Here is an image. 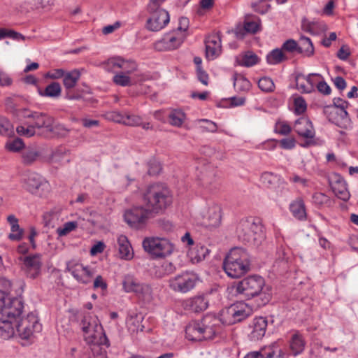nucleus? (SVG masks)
<instances>
[{"instance_id":"4be33fe9","label":"nucleus","mask_w":358,"mask_h":358,"mask_svg":"<svg viewBox=\"0 0 358 358\" xmlns=\"http://www.w3.org/2000/svg\"><path fill=\"white\" fill-rule=\"evenodd\" d=\"M206 56L208 59H213L221 52V38L218 34L208 36L205 40Z\"/></svg>"},{"instance_id":"1a4fd4ad","label":"nucleus","mask_w":358,"mask_h":358,"mask_svg":"<svg viewBox=\"0 0 358 358\" xmlns=\"http://www.w3.org/2000/svg\"><path fill=\"white\" fill-rule=\"evenodd\" d=\"M142 246L152 259L164 258L171 255L173 250V245L167 239L158 237L145 238Z\"/></svg>"},{"instance_id":"603ef678","label":"nucleus","mask_w":358,"mask_h":358,"mask_svg":"<svg viewBox=\"0 0 358 358\" xmlns=\"http://www.w3.org/2000/svg\"><path fill=\"white\" fill-rule=\"evenodd\" d=\"M169 118L171 125L180 127L183 123L185 114L180 110H174L169 114Z\"/></svg>"},{"instance_id":"f3484780","label":"nucleus","mask_w":358,"mask_h":358,"mask_svg":"<svg viewBox=\"0 0 358 358\" xmlns=\"http://www.w3.org/2000/svg\"><path fill=\"white\" fill-rule=\"evenodd\" d=\"M20 114L24 118L32 120L31 124L35 129L44 128L48 131V130H51L52 124L55 122V119L45 113L23 108L20 110Z\"/></svg>"},{"instance_id":"a878e982","label":"nucleus","mask_w":358,"mask_h":358,"mask_svg":"<svg viewBox=\"0 0 358 358\" xmlns=\"http://www.w3.org/2000/svg\"><path fill=\"white\" fill-rule=\"evenodd\" d=\"M264 358H289V354L282 347L279 342H273L261 348Z\"/></svg>"},{"instance_id":"7c9ffc66","label":"nucleus","mask_w":358,"mask_h":358,"mask_svg":"<svg viewBox=\"0 0 358 358\" xmlns=\"http://www.w3.org/2000/svg\"><path fill=\"white\" fill-rule=\"evenodd\" d=\"M117 243L121 258L127 260L132 259L133 252L131 251V246L127 236L120 235L117 238Z\"/></svg>"},{"instance_id":"79ce46f5","label":"nucleus","mask_w":358,"mask_h":358,"mask_svg":"<svg viewBox=\"0 0 358 358\" xmlns=\"http://www.w3.org/2000/svg\"><path fill=\"white\" fill-rule=\"evenodd\" d=\"M92 346V358H106V352L103 350L102 346L108 348L110 346L109 340L106 343H90Z\"/></svg>"},{"instance_id":"f8f14e48","label":"nucleus","mask_w":358,"mask_h":358,"mask_svg":"<svg viewBox=\"0 0 358 358\" xmlns=\"http://www.w3.org/2000/svg\"><path fill=\"white\" fill-rule=\"evenodd\" d=\"M201 185L209 191H213L220 187L219 171L211 163L205 164L199 169L198 176Z\"/></svg>"},{"instance_id":"5fc2aeb1","label":"nucleus","mask_w":358,"mask_h":358,"mask_svg":"<svg viewBox=\"0 0 358 358\" xmlns=\"http://www.w3.org/2000/svg\"><path fill=\"white\" fill-rule=\"evenodd\" d=\"M280 48L285 53H294V52H298V43L294 39H288L282 43Z\"/></svg>"},{"instance_id":"c03bdc74","label":"nucleus","mask_w":358,"mask_h":358,"mask_svg":"<svg viewBox=\"0 0 358 358\" xmlns=\"http://www.w3.org/2000/svg\"><path fill=\"white\" fill-rule=\"evenodd\" d=\"M176 270L175 265L169 262H163L160 266L158 267L157 273L158 276L162 278L174 273Z\"/></svg>"},{"instance_id":"4468645a","label":"nucleus","mask_w":358,"mask_h":358,"mask_svg":"<svg viewBox=\"0 0 358 358\" xmlns=\"http://www.w3.org/2000/svg\"><path fill=\"white\" fill-rule=\"evenodd\" d=\"M196 281L197 278L195 274L189 272H183L170 278L169 285L175 292L187 293L194 289Z\"/></svg>"},{"instance_id":"2eb2a0df","label":"nucleus","mask_w":358,"mask_h":358,"mask_svg":"<svg viewBox=\"0 0 358 358\" xmlns=\"http://www.w3.org/2000/svg\"><path fill=\"white\" fill-rule=\"evenodd\" d=\"M185 34L178 31L166 33L159 41L154 43V48L157 51H170L178 48L183 43Z\"/></svg>"},{"instance_id":"9b49d317","label":"nucleus","mask_w":358,"mask_h":358,"mask_svg":"<svg viewBox=\"0 0 358 358\" xmlns=\"http://www.w3.org/2000/svg\"><path fill=\"white\" fill-rule=\"evenodd\" d=\"M252 313V310L250 306L245 303L238 302L226 308L222 316L225 323L232 324L245 320Z\"/></svg>"},{"instance_id":"0e129e2a","label":"nucleus","mask_w":358,"mask_h":358,"mask_svg":"<svg viewBox=\"0 0 358 358\" xmlns=\"http://www.w3.org/2000/svg\"><path fill=\"white\" fill-rule=\"evenodd\" d=\"M108 287V284L106 281L103 278V277L100 275L96 276L94 282H93V289H100L102 291H106Z\"/></svg>"},{"instance_id":"423d86ee","label":"nucleus","mask_w":358,"mask_h":358,"mask_svg":"<svg viewBox=\"0 0 358 358\" xmlns=\"http://www.w3.org/2000/svg\"><path fill=\"white\" fill-rule=\"evenodd\" d=\"M236 233L240 241L251 246H259L265 238L263 225L252 217L241 220Z\"/></svg>"},{"instance_id":"f257e3e1","label":"nucleus","mask_w":358,"mask_h":358,"mask_svg":"<svg viewBox=\"0 0 358 358\" xmlns=\"http://www.w3.org/2000/svg\"><path fill=\"white\" fill-rule=\"evenodd\" d=\"M23 308L20 298H5L0 292V337L8 339L14 335L13 322L20 317Z\"/></svg>"},{"instance_id":"864d4df0","label":"nucleus","mask_w":358,"mask_h":358,"mask_svg":"<svg viewBox=\"0 0 358 358\" xmlns=\"http://www.w3.org/2000/svg\"><path fill=\"white\" fill-rule=\"evenodd\" d=\"M13 133V125L6 117L0 116V135L10 136Z\"/></svg>"},{"instance_id":"412c9836","label":"nucleus","mask_w":358,"mask_h":358,"mask_svg":"<svg viewBox=\"0 0 358 358\" xmlns=\"http://www.w3.org/2000/svg\"><path fill=\"white\" fill-rule=\"evenodd\" d=\"M24 268L30 278H36L40 274L41 261L40 255H29L23 259Z\"/></svg>"},{"instance_id":"37998d69","label":"nucleus","mask_w":358,"mask_h":358,"mask_svg":"<svg viewBox=\"0 0 358 358\" xmlns=\"http://www.w3.org/2000/svg\"><path fill=\"white\" fill-rule=\"evenodd\" d=\"M113 81L117 85L127 87L133 85L131 78L124 72L116 73L113 78Z\"/></svg>"},{"instance_id":"c85d7f7f","label":"nucleus","mask_w":358,"mask_h":358,"mask_svg":"<svg viewBox=\"0 0 358 358\" xmlns=\"http://www.w3.org/2000/svg\"><path fill=\"white\" fill-rule=\"evenodd\" d=\"M306 341L303 336L296 331L289 341V349L294 356H297L303 352L305 349Z\"/></svg>"},{"instance_id":"6e6d98bb","label":"nucleus","mask_w":358,"mask_h":358,"mask_svg":"<svg viewBox=\"0 0 358 358\" xmlns=\"http://www.w3.org/2000/svg\"><path fill=\"white\" fill-rule=\"evenodd\" d=\"M51 130H48V132L52 133L55 135L60 137L66 136L70 130L67 129L64 125L61 124H52Z\"/></svg>"},{"instance_id":"4d7b16f0","label":"nucleus","mask_w":358,"mask_h":358,"mask_svg":"<svg viewBox=\"0 0 358 358\" xmlns=\"http://www.w3.org/2000/svg\"><path fill=\"white\" fill-rule=\"evenodd\" d=\"M294 113L297 115L303 114L307 108L306 103L304 99L301 96H298L294 99Z\"/></svg>"},{"instance_id":"bb28decb","label":"nucleus","mask_w":358,"mask_h":358,"mask_svg":"<svg viewBox=\"0 0 358 358\" xmlns=\"http://www.w3.org/2000/svg\"><path fill=\"white\" fill-rule=\"evenodd\" d=\"M301 29L303 31L310 33L313 35H319L325 32L327 29V25L321 20H309L306 17L301 20Z\"/></svg>"},{"instance_id":"09e8293b","label":"nucleus","mask_w":358,"mask_h":358,"mask_svg":"<svg viewBox=\"0 0 358 358\" xmlns=\"http://www.w3.org/2000/svg\"><path fill=\"white\" fill-rule=\"evenodd\" d=\"M258 87L265 92H271L275 89V85L273 80L268 77H263L259 80Z\"/></svg>"},{"instance_id":"f03ea898","label":"nucleus","mask_w":358,"mask_h":358,"mask_svg":"<svg viewBox=\"0 0 358 358\" xmlns=\"http://www.w3.org/2000/svg\"><path fill=\"white\" fill-rule=\"evenodd\" d=\"M142 203L153 217L162 214L173 202V194L164 184L157 182L149 185L142 193Z\"/></svg>"},{"instance_id":"e433bc0d","label":"nucleus","mask_w":358,"mask_h":358,"mask_svg":"<svg viewBox=\"0 0 358 358\" xmlns=\"http://www.w3.org/2000/svg\"><path fill=\"white\" fill-rule=\"evenodd\" d=\"M234 86L238 92H247L251 87V83L243 75L235 73L234 75Z\"/></svg>"},{"instance_id":"39448f33","label":"nucleus","mask_w":358,"mask_h":358,"mask_svg":"<svg viewBox=\"0 0 358 358\" xmlns=\"http://www.w3.org/2000/svg\"><path fill=\"white\" fill-rule=\"evenodd\" d=\"M223 268L228 276L238 278L250 269V261L247 252L239 248L231 249L224 259Z\"/></svg>"},{"instance_id":"774afa93","label":"nucleus","mask_w":358,"mask_h":358,"mask_svg":"<svg viewBox=\"0 0 358 358\" xmlns=\"http://www.w3.org/2000/svg\"><path fill=\"white\" fill-rule=\"evenodd\" d=\"M11 233L8 235V238L12 241H20L22 238L23 229L17 225V228H10Z\"/></svg>"},{"instance_id":"a18cd8bd","label":"nucleus","mask_w":358,"mask_h":358,"mask_svg":"<svg viewBox=\"0 0 358 358\" xmlns=\"http://www.w3.org/2000/svg\"><path fill=\"white\" fill-rule=\"evenodd\" d=\"M5 148L8 151L17 152L22 148L24 149V143L20 138H15L12 141H8L5 145Z\"/></svg>"},{"instance_id":"2f4dec72","label":"nucleus","mask_w":358,"mask_h":358,"mask_svg":"<svg viewBox=\"0 0 358 358\" xmlns=\"http://www.w3.org/2000/svg\"><path fill=\"white\" fill-rule=\"evenodd\" d=\"M236 61L239 66L251 67L259 62V58L255 53L248 51L237 57Z\"/></svg>"},{"instance_id":"49530a36","label":"nucleus","mask_w":358,"mask_h":358,"mask_svg":"<svg viewBox=\"0 0 358 358\" xmlns=\"http://www.w3.org/2000/svg\"><path fill=\"white\" fill-rule=\"evenodd\" d=\"M78 227V222L76 221L67 222L62 227H58L56 230L59 236H66Z\"/></svg>"},{"instance_id":"b1692460","label":"nucleus","mask_w":358,"mask_h":358,"mask_svg":"<svg viewBox=\"0 0 358 358\" xmlns=\"http://www.w3.org/2000/svg\"><path fill=\"white\" fill-rule=\"evenodd\" d=\"M221 224V210L217 206L210 207L202 224L209 230L217 228Z\"/></svg>"},{"instance_id":"e2e57ef3","label":"nucleus","mask_w":358,"mask_h":358,"mask_svg":"<svg viewBox=\"0 0 358 358\" xmlns=\"http://www.w3.org/2000/svg\"><path fill=\"white\" fill-rule=\"evenodd\" d=\"M260 22L257 19V21H249L246 20L244 24V29L247 32L255 34L259 29Z\"/></svg>"},{"instance_id":"de8ad7c7","label":"nucleus","mask_w":358,"mask_h":358,"mask_svg":"<svg viewBox=\"0 0 358 358\" xmlns=\"http://www.w3.org/2000/svg\"><path fill=\"white\" fill-rule=\"evenodd\" d=\"M123 124L129 127H138L141 124V117L138 115L124 112Z\"/></svg>"},{"instance_id":"6e6552de","label":"nucleus","mask_w":358,"mask_h":358,"mask_svg":"<svg viewBox=\"0 0 358 358\" xmlns=\"http://www.w3.org/2000/svg\"><path fill=\"white\" fill-rule=\"evenodd\" d=\"M81 329L88 343H106L108 338L103 327L97 318L90 315L83 317L80 322Z\"/></svg>"},{"instance_id":"680f3d73","label":"nucleus","mask_w":358,"mask_h":358,"mask_svg":"<svg viewBox=\"0 0 358 358\" xmlns=\"http://www.w3.org/2000/svg\"><path fill=\"white\" fill-rule=\"evenodd\" d=\"M120 69L124 71L126 74L131 73L137 69V64L134 61H127L122 59Z\"/></svg>"},{"instance_id":"473e14b6","label":"nucleus","mask_w":358,"mask_h":358,"mask_svg":"<svg viewBox=\"0 0 358 358\" xmlns=\"http://www.w3.org/2000/svg\"><path fill=\"white\" fill-rule=\"evenodd\" d=\"M298 53L304 57H312L315 53V48L310 38L302 36L298 43Z\"/></svg>"},{"instance_id":"69168bd1","label":"nucleus","mask_w":358,"mask_h":358,"mask_svg":"<svg viewBox=\"0 0 358 358\" xmlns=\"http://www.w3.org/2000/svg\"><path fill=\"white\" fill-rule=\"evenodd\" d=\"M11 288V282L5 278H0V292L5 294V298L8 297V293Z\"/></svg>"},{"instance_id":"052dcab7","label":"nucleus","mask_w":358,"mask_h":358,"mask_svg":"<svg viewBox=\"0 0 358 358\" xmlns=\"http://www.w3.org/2000/svg\"><path fill=\"white\" fill-rule=\"evenodd\" d=\"M292 131L290 126L285 122L278 121L275 125V131L281 135H287Z\"/></svg>"},{"instance_id":"0eeeda50","label":"nucleus","mask_w":358,"mask_h":358,"mask_svg":"<svg viewBox=\"0 0 358 358\" xmlns=\"http://www.w3.org/2000/svg\"><path fill=\"white\" fill-rule=\"evenodd\" d=\"M22 187L30 194L46 197L51 192V186L48 180L36 172H28L21 179Z\"/></svg>"},{"instance_id":"7ed1b4c3","label":"nucleus","mask_w":358,"mask_h":358,"mask_svg":"<svg viewBox=\"0 0 358 358\" xmlns=\"http://www.w3.org/2000/svg\"><path fill=\"white\" fill-rule=\"evenodd\" d=\"M222 320L212 315H205L200 321L190 322L185 329L186 338L190 341L211 340L221 333Z\"/></svg>"},{"instance_id":"72a5a7b5","label":"nucleus","mask_w":358,"mask_h":358,"mask_svg":"<svg viewBox=\"0 0 358 358\" xmlns=\"http://www.w3.org/2000/svg\"><path fill=\"white\" fill-rule=\"evenodd\" d=\"M209 250L204 245L197 244L189 249L188 255L194 262H199L203 260L208 255Z\"/></svg>"},{"instance_id":"a211bd4d","label":"nucleus","mask_w":358,"mask_h":358,"mask_svg":"<svg viewBox=\"0 0 358 358\" xmlns=\"http://www.w3.org/2000/svg\"><path fill=\"white\" fill-rule=\"evenodd\" d=\"M66 271L71 273L73 278L83 285L91 282L95 271L91 267L85 266L82 264L69 262L66 265Z\"/></svg>"},{"instance_id":"8fccbe9b","label":"nucleus","mask_w":358,"mask_h":358,"mask_svg":"<svg viewBox=\"0 0 358 358\" xmlns=\"http://www.w3.org/2000/svg\"><path fill=\"white\" fill-rule=\"evenodd\" d=\"M341 110L342 107L339 108L335 106H327L324 108V113L329 121L333 123L336 120L335 119L340 115Z\"/></svg>"},{"instance_id":"338daca9","label":"nucleus","mask_w":358,"mask_h":358,"mask_svg":"<svg viewBox=\"0 0 358 358\" xmlns=\"http://www.w3.org/2000/svg\"><path fill=\"white\" fill-rule=\"evenodd\" d=\"M124 112L112 111L107 114V118L113 122L123 124Z\"/></svg>"},{"instance_id":"bf43d9fd","label":"nucleus","mask_w":358,"mask_h":358,"mask_svg":"<svg viewBox=\"0 0 358 358\" xmlns=\"http://www.w3.org/2000/svg\"><path fill=\"white\" fill-rule=\"evenodd\" d=\"M313 202L318 206H322L330 202L329 198L324 194L316 192L313 195Z\"/></svg>"},{"instance_id":"58836bf2","label":"nucleus","mask_w":358,"mask_h":358,"mask_svg":"<svg viewBox=\"0 0 358 358\" xmlns=\"http://www.w3.org/2000/svg\"><path fill=\"white\" fill-rule=\"evenodd\" d=\"M80 74L79 71L74 70L66 73L64 76L63 84L66 88V91L71 90L74 88L77 82L80 79Z\"/></svg>"},{"instance_id":"9d476101","label":"nucleus","mask_w":358,"mask_h":358,"mask_svg":"<svg viewBox=\"0 0 358 358\" xmlns=\"http://www.w3.org/2000/svg\"><path fill=\"white\" fill-rule=\"evenodd\" d=\"M151 217L153 216L143 204L134 206L127 210L124 214V221L131 228L136 229L142 228Z\"/></svg>"},{"instance_id":"a19ab883","label":"nucleus","mask_w":358,"mask_h":358,"mask_svg":"<svg viewBox=\"0 0 358 358\" xmlns=\"http://www.w3.org/2000/svg\"><path fill=\"white\" fill-rule=\"evenodd\" d=\"M305 76L299 73L295 76L296 86L298 90L303 93H310L313 91V85L305 83Z\"/></svg>"},{"instance_id":"cd10ccee","label":"nucleus","mask_w":358,"mask_h":358,"mask_svg":"<svg viewBox=\"0 0 358 358\" xmlns=\"http://www.w3.org/2000/svg\"><path fill=\"white\" fill-rule=\"evenodd\" d=\"M289 210L292 215L300 221L306 220L307 213L306 206L302 198L298 197L289 204Z\"/></svg>"},{"instance_id":"393cba45","label":"nucleus","mask_w":358,"mask_h":358,"mask_svg":"<svg viewBox=\"0 0 358 358\" xmlns=\"http://www.w3.org/2000/svg\"><path fill=\"white\" fill-rule=\"evenodd\" d=\"M331 187L338 199L344 201L350 199V194L347 188L346 182L340 175H335L334 180L331 182Z\"/></svg>"},{"instance_id":"ea45409f","label":"nucleus","mask_w":358,"mask_h":358,"mask_svg":"<svg viewBox=\"0 0 358 358\" xmlns=\"http://www.w3.org/2000/svg\"><path fill=\"white\" fill-rule=\"evenodd\" d=\"M335 120L333 123L342 129H348L352 127L351 120L348 112L346 110H344L343 106L342 110H340V115Z\"/></svg>"},{"instance_id":"4c0bfd02","label":"nucleus","mask_w":358,"mask_h":358,"mask_svg":"<svg viewBox=\"0 0 358 358\" xmlns=\"http://www.w3.org/2000/svg\"><path fill=\"white\" fill-rule=\"evenodd\" d=\"M62 93V87L59 83L52 82L46 86L45 89L42 91L39 90V94L42 96H48L51 98H58Z\"/></svg>"},{"instance_id":"3c124183","label":"nucleus","mask_w":358,"mask_h":358,"mask_svg":"<svg viewBox=\"0 0 358 358\" xmlns=\"http://www.w3.org/2000/svg\"><path fill=\"white\" fill-rule=\"evenodd\" d=\"M16 131L19 136L30 138L36 134V129L31 124L24 126L19 125L16 127Z\"/></svg>"},{"instance_id":"c756f323","label":"nucleus","mask_w":358,"mask_h":358,"mask_svg":"<svg viewBox=\"0 0 358 358\" xmlns=\"http://www.w3.org/2000/svg\"><path fill=\"white\" fill-rule=\"evenodd\" d=\"M40 156L41 153L36 148L30 146L24 148L22 152V162L25 166L32 165Z\"/></svg>"},{"instance_id":"aec40b11","label":"nucleus","mask_w":358,"mask_h":358,"mask_svg":"<svg viewBox=\"0 0 358 358\" xmlns=\"http://www.w3.org/2000/svg\"><path fill=\"white\" fill-rule=\"evenodd\" d=\"M208 303L209 301L206 296L199 295L182 301V306L185 310L199 313L207 309Z\"/></svg>"},{"instance_id":"dca6fc26","label":"nucleus","mask_w":358,"mask_h":358,"mask_svg":"<svg viewBox=\"0 0 358 358\" xmlns=\"http://www.w3.org/2000/svg\"><path fill=\"white\" fill-rule=\"evenodd\" d=\"M294 131L300 136L306 138V141L301 145L306 148L316 145L313 140L315 136V131L311 121L306 117H301L296 120L294 125Z\"/></svg>"},{"instance_id":"5701e85b","label":"nucleus","mask_w":358,"mask_h":358,"mask_svg":"<svg viewBox=\"0 0 358 358\" xmlns=\"http://www.w3.org/2000/svg\"><path fill=\"white\" fill-rule=\"evenodd\" d=\"M268 326V321L266 317H255L252 323V331L249 334L251 341H259L266 334Z\"/></svg>"},{"instance_id":"c9c22d12","label":"nucleus","mask_w":358,"mask_h":358,"mask_svg":"<svg viewBox=\"0 0 358 358\" xmlns=\"http://www.w3.org/2000/svg\"><path fill=\"white\" fill-rule=\"evenodd\" d=\"M288 59V57L282 52L281 48H275L271 50L266 55V61L268 64L275 65Z\"/></svg>"},{"instance_id":"13d9d810","label":"nucleus","mask_w":358,"mask_h":358,"mask_svg":"<svg viewBox=\"0 0 358 358\" xmlns=\"http://www.w3.org/2000/svg\"><path fill=\"white\" fill-rule=\"evenodd\" d=\"M261 180L267 187H272L278 180L276 175L268 172L263 173L261 176Z\"/></svg>"},{"instance_id":"6ab92c4d","label":"nucleus","mask_w":358,"mask_h":358,"mask_svg":"<svg viewBox=\"0 0 358 358\" xmlns=\"http://www.w3.org/2000/svg\"><path fill=\"white\" fill-rule=\"evenodd\" d=\"M150 17L147 20V28L152 31L162 29L170 20L169 13L164 9L148 10Z\"/></svg>"},{"instance_id":"ddd939ff","label":"nucleus","mask_w":358,"mask_h":358,"mask_svg":"<svg viewBox=\"0 0 358 358\" xmlns=\"http://www.w3.org/2000/svg\"><path fill=\"white\" fill-rule=\"evenodd\" d=\"M14 329L18 332L22 339H29L34 332L41 330L37 317L34 313H29L26 317L20 318L13 322Z\"/></svg>"},{"instance_id":"20e7f679","label":"nucleus","mask_w":358,"mask_h":358,"mask_svg":"<svg viewBox=\"0 0 358 358\" xmlns=\"http://www.w3.org/2000/svg\"><path fill=\"white\" fill-rule=\"evenodd\" d=\"M238 294L246 299L259 296L261 299L260 306H264L271 299V288L265 285V281L259 275H250L237 282L235 286Z\"/></svg>"},{"instance_id":"f704fd0d","label":"nucleus","mask_w":358,"mask_h":358,"mask_svg":"<svg viewBox=\"0 0 358 358\" xmlns=\"http://www.w3.org/2000/svg\"><path fill=\"white\" fill-rule=\"evenodd\" d=\"M122 285L124 289L127 292L140 293L143 291V285L131 275H127L124 276Z\"/></svg>"}]
</instances>
